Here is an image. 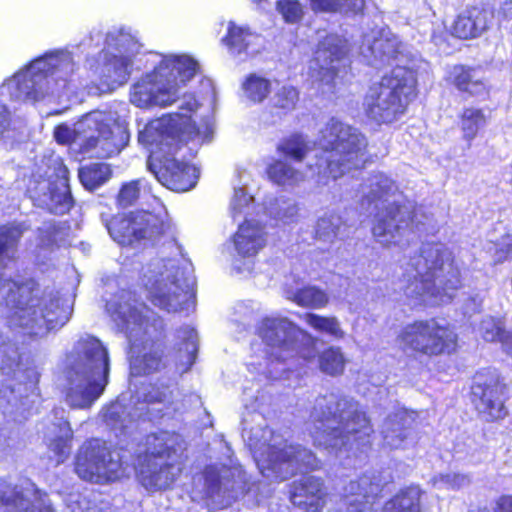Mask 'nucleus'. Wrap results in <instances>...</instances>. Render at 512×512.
I'll use <instances>...</instances> for the list:
<instances>
[{
	"label": "nucleus",
	"instance_id": "c756f323",
	"mask_svg": "<svg viewBox=\"0 0 512 512\" xmlns=\"http://www.w3.org/2000/svg\"><path fill=\"white\" fill-rule=\"evenodd\" d=\"M267 242L264 228L254 221H245L239 225L233 236V246L240 258H253L262 250Z\"/></svg>",
	"mask_w": 512,
	"mask_h": 512
},
{
	"label": "nucleus",
	"instance_id": "9b49d317",
	"mask_svg": "<svg viewBox=\"0 0 512 512\" xmlns=\"http://www.w3.org/2000/svg\"><path fill=\"white\" fill-rule=\"evenodd\" d=\"M249 441L257 466L264 476L284 480L297 471L318 467V461L311 451L289 444L280 433L269 428L262 430L260 438L254 435Z\"/></svg>",
	"mask_w": 512,
	"mask_h": 512
},
{
	"label": "nucleus",
	"instance_id": "e433bc0d",
	"mask_svg": "<svg viewBox=\"0 0 512 512\" xmlns=\"http://www.w3.org/2000/svg\"><path fill=\"white\" fill-rule=\"evenodd\" d=\"M317 363L323 374L338 377L344 374L348 358L340 346L331 345L319 353Z\"/></svg>",
	"mask_w": 512,
	"mask_h": 512
},
{
	"label": "nucleus",
	"instance_id": "cd10ccee",
	"mask_svg": "<svg viewBox=\"0 0 512 512\" xmlns=\"http://www.w3.org/2000/svg\"><path fill=\"white\" fill-rule=\"evenodd\" d=\"M493 11L483 6H472L464 9L452 25V34L460 39L480 37L491 26Z\"/></svg>",
	"mask_w": 512,
	"mask_h": 512
},
{
	"label": "nucleus",
	"instance_id": "f8f14e48",
	"mask_svg": "<svg viewBox=\"0 0 512 512\" xmlns=\"http://www.w3.org/2000/svg\"><path fill=\"white\" fill-rule=\"evenodd\" d=\"M74 63L68 52L48 54L33 61L27 69L18 72L1 88V93L18 101H38L47 93H55L51 83L58 80L66 85L67 77L73 72Z\"/></svg>",
	"mask_w": 512,
	"mask_h": 512
},
{
	"label": "nucleus",
	"instance_id": "1a4fd4ad",
	"mask_svg": "<svg viewBox=\"0 0 512 512\" xmlns=\"http://www.w3.org/2000/svg\"><path fill=\"white\" fill-rule=\"evenodd\" d=\"M415 91V72L405 66H396L369 86L363 100L364 112L379 124L392 123L406 112Z\"/></svg>",
	"mask_w": 512,
	"mask_h": 512
},
{
	"label": "nucleus",
	"instance_id": "6ab92c4d",
	"mask_svg": "<svg viewBox=\"0 0 512 512\" xmlns=\"http://www.w3.org/2000/svg\"><path fill=\"white\" fill-rule=\"evenodd\" d=\"M166 218L167 213L159 204L156 213L138 211L114 217L107 225V229L111 237L121 245H131L141 240L154 241L168 228Z\"/></svg>",
	"mask_w": 512,
	"mask_h": 512
},
{
	"label": "nucleus",
	"instance_id": "ea45409f",
	"mask_svg": "<svg viewBox=\"0 0 512 512\" xmlns=\"http://www.w3.org/2000/svg\"><path fill=\"white\" fill-rule=\"evenodd\" d=\"M286 296L297 305L312 309H321L329 302L326 292L315 286H308L296 292H287Z\"/></svg>",
	"mask_w": 512,
	"mask_h": 512
},
{
	"label": "nucleus",
	"instance_id": "c85d7f7f",
	"mask_svg": "<svg viewBox=\"0 0 512 512\" xmlns=\"http://www.w3.org/2000/svg\"><path fill=\"white\" fill-rule=\"evenodd\" d=\"M157 177L164 186L177 192L190 190L196 185L198 178L197 170L194 166L175 158H167L165 160Z\"/></svg>",
	"mask_w": 512,
	"mask_h": 512
},
{
	"label": "nucleus",
	"instance_id": "13d9d810",
	"mask_svg": "<svg viewBox=\"0 0 512 512\" xmlns=\"http://www.w3.org/2000/svg\"><path fill=\"white\" fill-rule=\"evenodd\" d=\"M182 335L179 337L185 340V351L188 354L190 364L197 351L198 336L197 332L193 328L186 327L181 331Z\"/></svg>",
	"mask_w": 512,
	"mask_h": 512
},
{
	"label": "nucleus",
	"instance_id": "09e8293b",
	"mask_svg": "<svg viewBox=\"0 0 512 512\" xmlns=\"http://www.w3.org/2000/svg\"><path fill=\"white\" fill-rule=\"evenodd\" d=\"M299 100V92L293 86H282L279 88L272 97L273 106L289 112L295 109Z\"/></svg>",
	"mask_w": 512,
	"mask_h": 512
},
{
	"label": "nucleus",
	"instance_id": "0eeeda50",
	"mask_svg": "<svg viewBox=\"0 0 512 512\" xmlns=\"http://www.w3.org/2000/svg\"><path fill=\"white\" fill-rule=\"evenodd\" d=\"M198 64L189 56H166L150 73L136 82L130 101L139 108L167 107L179 99L180 90L197 72Z\"/></svg>",
	"mask_w": 512,
	"mask_h": 512
},
{
	"label": "nucleus",
	"instance_id": "4be33fe9",
	"mask_svg": "<svg viewBox=\"0 0 512 512\" xmlns=\"http://www.w3.org/2000/svg\"><path fill=\"white\" fill-rule=\"evenodd\" d=\"M347 41L338 35H327L318 44L314 58L310 62L311 77L329 84L345 69L347 64Z\"/></svg>",
	"mask_w": 512,
	"mask_h": 512
},
{
	"label": "nucleus",
	"instance_id": "393cba45",
	"mask_svg": "<svg viewBox=\"0 0 512 512\" xmlns=\"http://www.w3.org/2000/svg\"><path fill=\"white\" fill-rule=\"evenodd\" d=\"M0 512H52L47 495L30 486L26 489L0 482Z\"/></svg>",
	"mask_w": 512,
	"mask_h": 512
},
{
	"label": "nucleus",
	"instance_id": "864d4df0",
	"mask_svg": "<svg viewBox=\"0 0 512 512\" xmlns=\"http://www.w3.org/2000/svg\"><path fill=\"white\" fill-rule=\"evenodd\" d=\"M276 9L288 24L298 23L304 15L302 5L296 0H279Z\"/></svg>",
	"mask_w": 512,
	"mask_h": 512
},
{
	"label": "nucleus",
	"instance_id": "a211bd4d",
	"mask_svg": "<svg viewBox=\"0 0 512 512\" xmlns=\"http://www.w3.org/2000/svg\"><path fill=\"white\" fill-rule=\"evenodd\" d=\"M259 335L276 360L284 361L296 352L307 361L315 358V339L286 318L264 319Z\"/></svg>",
	"mask_w": 512,
	"mask_h": 512
},
{
	"label": "nucleus",
	"instance_id": "6e6552de",
	"mask_svg": "<svg viewBox=\"0 0 512 512\" xmlns=\"http://www.w3.org/2000/svg\"><path fill=\"white\" fill-rule=\"evenodd\" d=\"M147 445L135 468L139 483L150 492L170 489L183 470L184 440L178 434L160 432L149 436Z\"/></svg>",
	"mask_w": 512,
	"mask_h": 512
},
{
	"label": "nucleus",
	"instance_id": "9d476101",
	"mask_svg": "<svg viewBox=\"0 0 512 512\" xmlns=\"http://www.w3.org/2000/svg\"><path fill=\"white\" fill-rule=\"evenodd\" d=\"M319 145L322 155H316L317 173L337 179L360 166L367 141L357 129L332 118L320 131Z\"/></svg>",
	"mask_w": 512,
	"mask_h": 512
},
{
	"label": "nucleus",
	"instance_id": "3c124183",
	"mask_svg": "<svg viewBox=\"0 0 512 512\" xmlns=\"http://www.w3.org/2000/svg\"><path fill=\"white\" fill-rule=\"evenodd\" d=\"M479 332L485 341L502 343V338L507 335L503 323L493 317L484 318L479 327Z\"/></svg>",
	"mask_w": 512,
	"mask_h": 512
},
{
	"label": "nucleus",
	"instance_id": "412c9836",
	"mask_svg": "<svg viewBox=\"0 0 512 512\" xmlns=\"http://www.w3.org/2000/svg\"><path fill=\"white\" fill-rule=\"evenodd\" d=\"M204 495L211 509L228 507L247 489L246 473L240 466H209L203 474Z\"/></svg>",
	"mask_w": 512,
	"mask_h": 512
},
{
	"label": "nucleus",
	"instance_id": "58836bf2",
	"mask_svg": "<svg viewBox=\"0 0 512 512\" xmlns=\"http://www.w3.org/2000/svg\"><path fill=\"white\" fill-rule=\"evenodd\" d=\"M303 319L315 331L328 335L335 340H342L346 335L340 321L335 316L326 317L314 313H305Z\"/></svg>",
	"mask_w": 512,
	"mask_h": 512
},
{
	"label": "nucleus",
	"instance_id": "aec40b11",
	"mask_svg": "<svg viewBox=\"0 0 512 512\" xmlns=\"http://www.w3.org/2000/svg\"><path fill=\"white\" fill-rule=\"evenodd\" d=\"M106 45L101 75L108 86L122 85L130 76L133 57L139 52L140 44L130 33L115 30L107 34Z\"/></svg>",
	"mask_w": 512,
	"mask_h": 512
},
{
	"label": "nucleus",
	"instance_id": "a19ab883",
	"mask_svg": "<svg viewBox=\"0 0 512 512\" xmlns=\"http://www.w3.org/2000/svg\"><path fill=\"white\" fill-rule=\"evenodd\" d=\"M25 227L20 223L0 227V266L5 259H11L17 249Z\"/></svg>",
	"mask_w": 512,
	"mask_h": 512
},
{
	"label": "nucleus",
	"instance_id": "7c9ffc66",
	"mask_svg": "<svg viewBox=\"0 0 512 512\" xmlns=\"http://www.w3.org/2000/svg\"><path fill=\"white\" fill-rule=\"evenodd\" d=\"M327 493L323 483L314 477H305L291 492L290 500L307 512H320L326 504Z\"/></svg>",
	"mask_w": 512,
	"mask_h": 512
},
{
	"label": "nucleus",
	"instance_id": "6e6d98bb",
	"mask_svg": "<svg viewBox=\"0 0 512 512\" xmlns=\"http://www.w3.org/2000/svg\"><path fill=\"white\" fill-rule=\"evenodd\" d=\"M143 187V180H132L122 185L117 200L119 205L127 207L132 205L139 197Z\"/></svg>",
	"mask_w": 512,
	"mask_h": 512
},
{
	"label": "nucleus",
	"instance_id": "2eb2a0df",
	"mask_svg": "<svg viewBox=\"0 0 512 512\" xmlns=\"http://www.w3.org/2000/svg\"><path fill=\"white\" fill-rule=\"evenodd\" d=\"M144 277L152 303L163 310H182L192 298L193 280L180 271L175 260L154 261Z\"/></svg>",
	"mask_w": 512,
	"mask_h": 512
},
{
	"label": "nucleus",
	"instance_id": "20e7f679",
	"mask_svg": "<svg viewBox=\"0 0 512 512\" xmlns=\"http://www.w3.org/2000/svg\"><path fill=\"white\" fill-rule=\"evenodd\" d=\"M361 193L363 200L378 209L372 234L382 246H400L409 231L419 229L417 213L410 204L401 203L397 186L386 175H371L361 186Z\"/></svg>",
	"mask_w": 512,
	"mask_h": 512
},
{
	"label": "nucleus",
	"instance_id": "423d86ee",
	"mask_svg": "<svg viewBox=\"0 0 512 512\" xmlns=\"http://www.w3.org/2000/svg\"><path fill=\"white\" fill-rule=\"evenodd\" d=\"M65 399L72 408L87 409L103 394L108 384L109 355L100 340L78 341L68 358Z\"/></svg>",
	"mask_w": 512,
	"mask_h": 512
},
{
	"label": "nucleus",
	"instance_id": "5fc2aeb1",
	"mask_svg": "<svg viewBox=\"0 0 512 512\" xmlns=\"http://www.w3.org/2000/svg\"><path fill=\"white\" fill-rule=\"evenodd\" d=\"M270 214L282 223L289 224L296 221L298 207L293 201L281 200L277 201L276 207L270 210Z\"/></svg>",
	"mask_w": 512,
	"mask_h": 512
},
{
	"label": "nucleus",
	"instance_id": "f704fd0d",
	"mask_svg": "<svg viewBox=\"0 0 512 512\" xmlns=\"http://www.w3.org/2000/svg\"><path fill=\"white\" fill-rule=\"evenodd\" d=\"M424 491L416 485L401 489L389 501L382 512H421V499Z\"/></svg>",
	"mask_w": 512,
	"mask_h": 512
},
{
	"label": "nucleus",
	"instance_id": "4468645a",
	"mask_svg": "<svg viewBox=\"0 0 512 512\" xmlns=\"http://www.w3.org/2000/svg\"><path fill=\"white\" fill-rule=\"evenodd\" d=\"M198 102L193 95L184 94L181 100L180 109L184 112L182 116L172 117L164 116L160 119L150 122L143 131L139 133L138 140L145 145H157L161 150L167 148L168 153L176 150L178 143L200 138L202 141L210 139L213 130L206 124L203 127H197L186 117V113L197 109Z\"/></svg>",
	"mask_w": 512,
	"mask_h": 512
},
{
	"label": "nucleus",
	"instance_id": "2f4dec72",
	"mask_svg": "<svg viewBox=\"0 0 512 512\" xmlns=\"http://www.w3.org/2000/svg\"><path fill=\"white\" fill-rule=\"evenodd\" d=\"M413 418L404 410L388 415L384 420L381 434L385 446L391 449H404L412 434Z\"/></svg>",
	"mask_w": 512,
	"mask_h": 512
},
{
	"label": "nucleus",
	"instance_id": "4d7b16f0",
	"mask_svg": "<svg viewBox=\"0 0 512 512\" xmlns=\"http://www.w3.org/2000/svg\"><path fill=\"white\" fill-rule=\"evenodd\" d=\"M12 124L10 112L7 110L6 106L0 103V139L2 138H15L17 139L18 135L22 134V129L24 128L23 122L21 120L14 121V129L15 135L12 133L10 126Z\"/></svg>",
	"mask_w": 512,
	"mask_h": 512
},
{
	"label": "nucleus",
	"instance_id": "7ed1b4c3",
	"mask_svg": "<svg viewBox=\"0 0 512 512\" xmlns=\"http://www.w3.org/2000/svg\"><path fill=\"white\" fill-rule=\"evenodd\" d=\"M0 294L10 325L23 327L33 336L46 335L48 331L63 326L71 316L72 309L67 300L51 294L40 298L33 294L29 283L2 277Z\"/></svg>",
	"mask_w": 512,
	"mask_h": 512
},
{
	"label": "nucleus",
	"instance_id": "ddd939ff",
	"mask_svg": "<svg viewBox=\"0 0 512 512\" xmlns=\"http://www.w3.org/2000/svg\"><path fill=\"white\" fill-rule=\"evenodd\" d=\"M54 137L61 144L86 140L88 148L100 147L106 157L118 154L129 140L126 127L116 120L114 113L104 111L84 115L74 128L65 124L57 126Z\"/></svg>",
	"mask_w": 512,
	"mask_h": 512
},
{
	"label": "nucleus",
	"instance_id": "49530a36",
	"mask_svg": "<svg viewBox=\"0 0 512 512\" xmlns=\"http://www.w3.org/2000/svg\"><path fill=\"white\" fill-rule=\"evenodd\" d=\"M103 419L108 426L114 429H123L134 419V416L126 411V407L120 400H117L104 408Z\"/></svg>",
	"mask_w": 512,
	"mask_h": 512
},
{
	"label": "nucleus",
	"instance_id": "052dcab7",
	"mask_svg": "<svg viewBox=\"0 0 512 512\" xmlns=\"http://www.w3.org/2000/svg\"><path fill=\"white\" fill-rule=\"evenodd\" d=\"M512 256V237L504 236L495 251V261L501 263Z\"/></svg>",
	"mask_w": 512,
	"mask_h": 512
},
{
	"label": "nucleus",
	"instance_id": "603ef678",
	"mask_svg": "<svg viewBox=\"0 0 512 512\" xmlns=\"http://www.w3.org/2000/svg\"><path fill=\"white\" fill-rule=\"evenodd\" d=\"M469 483V477L460 473L439 474L431 479V484L436 489H459Z\"/></svg>",
	"mask_w": 512,
	"mask_h": 512
},
{
	"label": "nucleus",
	"instance_id": "39448f33",
	"mask_svg": "<svg viewBox=\"0 0 512 512\" xmlns=\"http://www.w3.org/2000/svg\"><path fill=\"white\" fill-rule=\"evenodd\" d=\"M113 317L130 342L131 374L138 376L159 370L162 366V351L156 346L154 338L161 322L154 318V313L138 301L132 292H122L113 310Z\"/></svg>",
	"mask_w": 512,
	"mask_h": 512
},
{
	"label": "nucleus",
	"instance_id": "bb28decb",
	"mask_svg": "<svg viewBox=\"0 0 512 512\" xmlns=\"http://www.w3.org/2000/svg\"><path fill=\"white\" fill-rule=\"evenodd\" d=\"M381 488V482L373 475L351 480L343 489L342 504L337 512H366L368 499L378 495Z\"/></svg>",
	"mask_w": 512,
	"mask_h": 512
},
{
	"label": "nucleus",
	"instance_id": "f257e3e1",
	"mask_svg": "<svg viewBox=\"0 0 512 512\" xmlns=\"http://www.w3.org/2000/svg\"><path fill=\"white\" fill-rule=\"evenodd\" d=\"M315 445L342 451L365 445L373 429L358 402L347 396L328 393L315 399L311 411Z\"/></svg>",
	"mask_w": 512,
	"mask_h": 512
},
{
	"label": "nucleus",
	"instance_id": "bf43d9fd",
	"mask_svg": "<svg viewBox=\"0 0 512 512\" xmlns=\"http://www.w3.org/2000/svg\"><path fill=\"white\" fill-rule=\"evenodd\" d=\"M475 512H512V496L502 495L494 500L489 506L479 508Z\"/></svg>",
	"mask_w": 512,
	"mask_h": 512
},
{
	"label": "nucleus",
	"instance_id": "c9c22d12",
	"mask_svg": "<svg viewBox=\"0 0 512 512\" xmlns=\"http://www.w3.org/2000/svg\"><path fill=\"white\" fill-rule=\"evenodd\" d=\"M450 77L454 86L461 92L471 96H479L486 93V85L479 73L474 69L455 66L451 71Z\"/></svg>",
	"mask_w": 512,
	"mask_h": 512
},
{
	"label": "nucleus",
	"instance_id": "69168bd1",
	"mask_svg": "<svg viewBox=\"0 0 512 512\" xmlns=\"http://www.w3.org/2000/svg\"><path fill=\"white\" fill-rule=\"evenodd\" d=\"M502 346L504 350L512 356V333L508 332L507 335H504V338H502Z\"/></svg>",
	"mask_w": 512,
	"mask_h": 512
},
{
	"label": "nucleus",
	"instance_id": "473e14b6",
	"mask_svg": "<svg viewBox=\"0 0 512 512\" xmlns=\"http://www.w3.org/2000/svg\"><path fill=\"white\" fill-rule=\"evenodd\" d=\"M73 431L68 421L54 424L49 430L46 440L49 451L57 464L63 463L70 455Z\"/></svg>",
	"mask_w": 512,
	"mask_h": 512
},
{
	"label": "nucleus",
	"instance_id": "a18cd8bd",
	"mask_svg": "<svg viewBox=\"0 0 512 512\" xmlns=\"http://www.w3.org/2000/svg\"><path fill=\"white\" fill-rule=\"evenodd\" d=\"M111 176V170L107 164L96 163L79 170V178L85 188L96 189L104 184Z\"/></svg>",
	"mask_w": 512,
	"mask_h": 512
},
{
	"label": "nucleus",
	"instance_id": "79ce46f5",
	"mask_svg": "<svg viewBox=\"0 0 512 512\" xmlns=\"http://www.w3.org/2000/svg\"><path fill=\"white\" fill-rule=\"evenodd\" d=\"M270 90V81L257 74H250L242 83L244 97L253 103L262 102L268 96Z\"/></svg>",
	"mask_w": 512,
	"mask_h": 512
},
{
	"label": "nucleus",
	"instance_id": "0e129e2a",
	"mask_svg": "<svg viewBox=\"0 0 512 512\" xmlns=\"http://www.w3.org/2000/svg\"><path fill=\"white\" fill-rule=\"evenodd\" d=\"M500 10L506 17H512V0H498Z\"/></svg>",
	"mask_w": 512,
	"mask_h": 512
},
{
	"label": "nucleus",
	"instance_id": "338daca9",
	"mask_svg": "<svg viewBox=\"0 0 512 512\" xmlns=\"http://www.w3.org/2000/svg\"><path fill=\"white\" fill-rule=\"evenodd\" d=\"M234 267L237 269V270H241V267L238 266L236 263H234Z\"/></svg>",
	"mask_w": 512,
	"mask_h": 512
},
{
	"label": "nucleus",
	"instance_id": "f03ea898",
	"mask_svg": "<svg viewBox=\"0 0 512 512\" xmlns=\"http://www.w3.org/2000/svg\"><path fill=\"white\" fill-rule=\"evenodd\" d=\"M404 293L418 303L439 305L452 298L461 285V269L443 244L425 243L406 268Z\"/></svg>",
	"mask_w": 512,
	"mask_h": 512
},
{
	"label": "nucleus",
	"instance_id": "72a5a7b5",
	"mask_svg": "<svg viewBox=\"0 0 512 512\" xmlns=\"http://www.w3.org/2000/svg\"><path fill=\"white\" fill-rule=\"evenodd\" d=\"M224 41L230 52L235 55L242 53L254 55L259 51L260 37L247 28L236 26L232 22L229 23L228 34Z\"/></svg>",
	"mask_w": 512,
	"mask_h": 512
},
{
	"label": "nucleus",
	"instance_id": "37998d69",
	"mask_svg": "<svg viewBox=\"0 0 512 512\" xmlns=\"http://www.w3.org/2000/svg\"><path fill=\"white\" fill-rule=\"evenodd\" d=\"M485 125L486 116L481 109L469 107L463 110L460 117V126L465 140H473L478 131Z\"/></svg>",
	"mask_w": 512,
	"mask_h": 512
},
{
	"label": "nucleus",
	"instance_id": "c03bdc74",
	"mask_svg": "<svg viewBox=\"0 0 512 512\" xmlns=\"http://www.w3.org/2000/svg\"><path fill=\"white\" fill-rule=\"evenodd\" d=\"M278 151L296 161H302L312 149V143L303 135L293 134L283 139L277 147Z\"/></svg>",
	"mask_w": 512,
	"mask_h": 512
},
{
	"label": "nucleus",
	"instance_id": "f3484780",
	"mask_svg": "<svg viewBox=\"0 0 512 512\" xmlns=\"http://www.w3.org/2000/svg\"><path fill=\"white\" fill-rule=\"evenodd\" d=\"M74 466L80 479L100 485L119 481L129 474V466L120 453L100 439L88 440L79 447Z\"/></svg>",
	"mask_w": 512,
	"mask_h": 512
},
{
	"label": "nucleus",
	"instance_id": "b1692460",
	"mask_svg": "<svg viewBox=\"0 0 512 512\" xmlns=\"http://www.w3.org/2000/svg\"><path fill=\"white\" fill-rule=\"evenodd\" d=\"M403 52V44L390 30H378L364 36L360 53L365 61L377 69L390 65Z\"/></svg>",
	"mask_w": 512,
	"mask_h": 512
},
{
	"label": "nucleus",
	"instance_id": "de8ad7c7",
	"mask_svg": "<svg viewBox=\"0 0 512 512\" xmlns=\"http://www.w3.org/2000/svg\"><path fill=\"white\" fill-rule=\"evenodd\" d=\"M343 222L337 214H327L318 219L316 236L323 241H333L339 234Z\"/></svg>",
	"mask_w": 512,
	"mask_h": 512
},
{
	"label": "nucleus",
	"instance_id": "5701e85b",
	"mask_svg": "<svg viewBox=\"0 0 512 512\" xmlns=\"http://www.w3.org/2000/svg\"><path fill=\"white\" fill-rule=\"evenodd\" d=\"M67 169L59 164L58 174L54 181L44 179L31 189L32 198L39 206L48 209L54 214H65L73 206V199L69 190Z\"/></svg>",
	"mask_w": 512,
	"mask_h": 512
},
{
	"label": "nucleus",
	"instance_id": "dca6fc26",
	"mask_svg": "<svg viewBox=\"0 0 512 512\" xmlns=\"http://www.w3.org/2000/svg\"><path fill=\"white\" fill-rule=\"evenodd\" d=\"M397 343L405 353L436 357L454 353L458 336L450 326L435 319L418 320L400 330Z\"/></svg>",
	"mask_w": 512,
	"mask_h": 512
},
{
	"label": "nucleus",
	"instance_id": "4c0bfd02",
	"mask_svg": "<svg viewBox=\"0 0 512 512\" xmlns=\"http://www.w3.org/2000/svg\"><path fill=\"white\" fill-rule=\"evenodd\" d=\"M271 181L284 187H294L305 180V175L285 161L277 160L267 168Z\"/></svg>",
	"mask_w": 512,
	"mask_h": 512
},
{
	"label": "nucleus",
	"instance_id": "8fccbe9b",
	"mask_svg": "<svg viewBox=\"0 0 512 512\" xmlns=\"http://www.w3.org/2000/svg\"><path fill=\"white\" fill-rule=\"evenodd\" d=\"M315 9L324 11L345 10L358 12L364 7V0H310Z\"/></svg>",
	"mask_w": 512,
	"mask_h": 512
},
{
	"label": "nucleus",
	"instance_id": "a878e982",
	"mask_svg": "<svg viewBox=\"0 0 512 512\" xmlns=\"http://www.w3.org/2000/svg\"><path fill=\"white\" fill-rule=\"evenodd\" d=\"M502 387L495 375L485 378L479 374L472 386L473 402L478 412L487 421H493L505 416L504 405L500 399Z\"/></svg>",
	"mask_w": 512,
	"mask_h": 512
},
{
	"label": "nucleus",
	"instance_id": "e2e57ef3",
	"mask_svg": "<svg viewBox=\"0 0 512 512\" xmlns=\"http://www.w3.org/2000/svg\"><path fill=\"white\" fill-rule=\"evenodd\" d=\"M171 391L168 387H163L162 390L160 389H153L150 391L146 398L148 402H167L169 401L171 397Z\"/></svg>",
	"mask_w": 512,
	"mask_h": 512
},
{
	"label": "nucleus",
	"instance_id": "680f3d73",
	"mask_svg": "<svg viewBox=\"0 0 512 512\" xmlns=\"http://www.w3.org/2000/svg\"><path fill=\"white\" fill-rule=\"evenodd\" d=\"M250 200L247 193L243 188H237L234 190V196L231 202L232 216L236 218V214L240 212L241 208L246 206Z\"/></svg>",
	"mask_w": 512,
	"mask_h": 512
}]
</instances>
